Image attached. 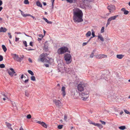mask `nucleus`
<instances>
[{
	"mask_svg": "<svg viewBox=\"0 0 130 130\" xmlns=\"http://www.w3.org/2000/svg\"><path fill=\"white\" fill-rule=\"evenodd\" d=\"M95 57L98 59L102 58L101 54L95 56Z\"/></svg>",
	"mask_w": 130,
	"mask_h": 130,
	"instance_id": "nucleus-30",
	"label": "nucleus"
},
{
	"mask_svg": "<svg viewBox=\"0 0 130 130\" xmlns=\"http://www.w3.org/2000/svg\"><path fill=\"white\" fill-rule=\"evenodd\" d=\"M87 85L83 83H80V84H79L78 85V89H86L85 87Z\"/></svg>",
	"mask_w": 130,
	"mask_h": 130,
	"instance_id": "nucleus-8",
	"label": "nucleus"
},
{
	"mask_svg": "<svg viewBox=\"0 0 130 130\" xmlns=\"http://www.w3.org/2000/svg\"><path fill=\"white\" fill-rule=\"evenodd\" d=\"M119 128V129L122 130L125 129L126 128L125 126H120Z\"/></svg>",
	"mask_w": 130,
	"mask_h": 130,
	"instance_id": "nucleus-28",
	"label": "nucleus"
},
{
	"mask_svg": "<svg viewBox=\"0 0 130 130\" xmlns=\"http://www.w3.org/2000/svg\"><path fill=\"white\" fill-rule=\"evenodd\" d=\"M33 42H30L29 43V45L30 46H33Z\"/></svg>",
	"mask_w": 130,
	"mask_h": 130,
	"instance_id": "nucleus-52",
	"label": "nucleus"
},
{
	"mask_svg": "<svg viewBox=\"0 0 130 130\" xmlns=\"http://www.w3.org/2000/svg\"><path fill=\"white\" fill-rule=\"evenodd\" d=\"M71 90V95L73 98H76L79 96L82 100L86 101L89 97V91L88 90Z\"/></svg>",
	"mask_w": 130,
	"mask_h": 130,
	"instance_id": "nucleus-1",
	"label": "nucleus"
},
{
	"mask_svg": "<svg viewBox=\"0 0 130 130\" xmlns=\"http://www.w3.org/2000/svg\"><path fill=\"white\" fill-rule=\"evenodd\" d=\"M2 46L4 52H6V51L7 50V49L5 46L4 45H2Z\"/></svg>",
	"mask_w": 130,
	"mask_h": 130,
	"instance_id": "nucleus-29",
	"label": "nucleus"
},
{
	"mask_svg": "<svg viewBox=\"0 0 130 130\" xmlns=\"http://www.w3.org/2000/svg\"><path fill=\"white\" fill-rule=\"evenodd\" d=\"M66 1L70 3H72L73 2V0H66Z\"/></svg>",
	"mask_w": 130,
	"mask_h": 130,
	"instance_id": "nucleus-50",
	"label": "nucleus"
},
{
	"mask_svg": "<svg viewBox=\"0 0 130 130\" xmlns=\"http://www.w3.org/2000/svg\"><path fill=\"white\" fill-rule=\"evenodd\" d=\"M23 42L24 45L25 47H27V45L26 42V41H23Z\"/></svg>",
	"mask_w": 130,
	"mask_h": 130,
	"instance_id": "nucleus-42",
	"label": "nucleus"
},
{
	"mask_svg": "<svg viewBox=\"0 0 130 130\" xmlns=\"http://www.w3.org/2000/svg\"><path fill=\"white\" fill-rule=\"evenodd\" d=\"M57 66L58 72H61L62 71V69H63V68H64V65L61 64V63L59 64Z\"/></svg>",
	"mask_w": 130,
	"mask_h": 130,
	"instance_id": "nucleus-12",
	"label": "nucleus"
},
{
	"mask_svg": "<svg viewBox=\"0 0 130 130\" xmlns=\"http://www.w3.org/2000/svg\"><path fill=\"white\" fill-rule=\"evenodd\" d=\"M12 104L13 106H16V104L15 102H13L12 103Z\"/></svg>",
	"mask_w": 130,
	"mask_h": 130,
	"instance_id": "nucleus-51",
	"label": "nucleus"
},
{
	"mask_svg": "<svg viewBox=\"0 0 130 130\" xmlns=\"http://www.w3.org/2000/svg\"><path fill=\"white\" fill-rule=\"evenodd\" d=\"M6 124L7 126L11 130L12 129V128L11 127V124H10L7 122H6Z\"/></svg>",
	"mask_w": 130,
	"mask_h": 130,
	"instance_id": "nucleus-20",
	"label": "nucleus"
},
{
	"mask_svg": "<svg viewBox=\"0 0 130 130\" xmlns=\"http://www.w3.org/2000/svg\"><path fill=\"white\" fill-rule=\"evenodd\" d=\"M47 23L51 24L52 23V22L51 21H48Z\"/></svg>",
	"mask_w": 130,
	"mask_h": 130,
	"instance_id": "nucleus-63",
	"label": "nucleus"
},
{
	"mask_svg": "<svg viewBox=\"0 0 130 130\" xmlns=\"http://www.w3.org/2000/svg\"><path fill=\"white\" fill-rule=\"evenodd\" d=\"M67 116L66 115H65L64 116V120L65 121H67Z\"/></svg>",
	"mask_w": 130,
	"mask_h": 130,
	"instance_id": "nucleus-46",
	"label": "nucleus"
},
{
	"mask_svg": "<svg viewBox=\"0 0 130 130\" xmlns=\"http://www.w3.org/2000/svg\"><path fill=\"white\" fill-rule=\"evenodd\" d=\"M43 19L47 23L48 20L46 18H43Z\"/></svg>",
	"mask_w": 130,
	"mask_h": 130,
	"instance_id": "nucleus-53",
	"label": "nucleus"
},
{
	"mask_svg": "<svg viewBox=\"0 0 130 130\" xmlns=\"http://www.w3.org/2000/svg\"><path fill=\"white\" fill-rule=\"evenodd\" d=\"M111 101L113 102H118L119 101V98L118 96H116L115 94L111 96Z\"/></svg>",
	"mask_w": 130,
	"mask_h": 130,
	"instance_id": "nucleus-9",
	"label": "nucleus"
},
{
	"mask_svg": "<svg viewBox=\"0 0 130 130\" xmlns=\"http://www.w3.org/2000/svg\"><path fill=\"white\" fill-rule=\"evenodd\" d=\"M3 59V56L1 55H0V61H2Z\"/></svg>",
	"mask_w": 130,
	"mask_h": 130,
	"instance_id": "nucleus-49",
	"label": "nucleus"
},
{
	"mask_svg": "<svg viewBox=\"0 0 130 130\" xmlns=\"http://www.w3.org/2000/svg\"><path fill=\"white\" fill-rule=\"evenodd\" d=\"M94 126H97L100 129H101L103 127L101 124L98 123H95Z\"/></svg>",
	"mask_w": 130,
	"mask_h": 130,
	"instance_id": "nucleus-16",
	"label": "nucleus"
},
{
	"mask_svg": "<svg viewBox=\"0 0 130 130\" xmlns=\"http://www.w3.org/2000/svg\"><path fill=\"white\" fill-rule=\"evenodd\" d=\"M73 20L75 22L78 23L82 21L83 13L82 11L77 8H75L73 10Z\"/></svg>",
	"mask_w": 130,
	"mask_h": 130,
	"instance_id": "nucleus-2",
	"label": "nucleus"
},
{
	"mask_svg": "<svg viewBox=\"0 0 130 130\" xmlns=\"http://www.w3.org/2000/svg\"><path fill=\"white\" fill-rule=\"evenodd\" d=\"M11 55L14 59L15 60L20 62H21V58H20L19 56L16 54L11 53Z\"/></svg>",
	"mask_w": 130,
	"mask_h": 130,
	"instance_id": "nucleus-6",
	"label": "nucleus"
},
{
	"mask_svg": "<svg viewBox=\"0 0 130 130\" xmlns=\"http://www.w3.org/2000/svg\"><path fill=\"white\" fill-rule=\"evenodd\" d=\"M87 5H85L86 6V8L89 9L90 8H91V6L90 5L88 4H87Z\"/></svg>",
	"mask_w": 130,
	"mask_h": 130,
	"instance_id": "nucleus-36",
	"label": "nucleus"
},
{
	"mask_svg": "<svg viewBox=\"0 0 130 130\" xmlns=\"http://www.w3.org/2000/svg\"><path fill=\"white\" fill-rule=\"evenodd\" d=\"M68 52V48L66 46H63L59 48L57 50V53L60 54H62Z\"/></svg>",
	"mask_w": 130,
	"mask_h": 130,
	"instance_id": "nucleus-4",
	"label": "nucleus"
},
{
	"mask_svg": "<svg viewBox=\"0 0 130 130\" xmlns=\"http://www.w3.org/2000/svg\"><path fill=\"white\" fill-rule=\"evenodd\" d=\"M100 122L103 125H105L106 124V123L105 122L103 121L102 120H100Z\"/></svg>",
	"mask_w": 130,
	"mask_h": 130,
	"instance_id": "nucleus-39",
	"label": "nucleus"
},
{
	"mask_svg": "<svg viewBox=\"0 0 130 130\" xmlns=\"http://www.w3.org/2000/svg\"><path fill=\"white\" fill-rule=\"evenodd\" d=\"M64 58L67 64H70L72 61V57L70 54L66 53L64 55Z\"/></svg>",
	"mask_w": 130,
	"mask_h": 130,
	"instance_id": "nucleus-3",
	"label": "nucleus"
},
{
	"mask_svg": "<svg viewBox=\"0 0 130 130\" xmlns=\"http://www.w3.org/2000/svg\"><path fill=\"white\" fill-rule=\"evenodd\" d=\"M107 8L110 12H113L115 9V6L113 5H110L108 6Z\"/></svg>",
	"mask_w": 130,
	"mask_h": 130,
	"instance_id": "nucleus-11",
	"label": "nucleus"
},
{
	"mask_svg": "<svg viewBox=\"0 0 130 130\" xmlns=\"http://www.w3.org/2000/svg\"><path fill=\"white\" fill-rule=\"evenodd\" d=\"M36 4L37 6L39 7H42V4L40 3V2L39 1H38L36 2Z\"/></svg>",
	"mask_w": 130,
	"mask_h": 130,
	"instance_id": "nucleus-24",
	"label": "nucleus"
},
{
	"mask_svg": "<svg viewBox=\"0 0 130 130\" xmlns=\"http://www.w3.org/2000/svg\"><path fill=\"white\" fill-rule=\"evenodd\" d=\"M7 30V29L5 28L1 27L0 28V32H5Z\"/></svg>",
	"mask_w": 130,
	"mask_h": 130,
	"instance_id": "nucleus-17",
	"label": "nucleus"
},
{
	"mask_svg": "<svg viewBox=\"0 0 130 130\" xmlns=\"http://www.w3.org/2000/svg\"><path fill=\"white\" fill-rule=\"evenodd\" d=\"M19 38H17L16 37H15V41H19Z\"/></svg>",
	"mask_w": 130,
	"mask_h": 130,
	"instance_id": "nucleus-57",
	"label": "nucleus"
},
{
	"mask_svg": "<svg viewBox=\"0 0 130 130\" xmlns=\"http://www.w3.org/2000/svg\"><path fill=\"white\" fill-rule=\"evenodd\" d=\"M91 32L90 31H88L86 35V37H88L90 36L91 35Z\"/></svg>",
	"mask_w": 130,
	"mask_h": 130,
	"instance_id": "nucleus-27",
	"label": "nucleus"
},
{
	"mask_svg": "<svg viewBox=\"0 0 130 130\" xmlns=\"http://www.w3.org/2000/svg\"><path fill=\"white\" fill-rule=\"evenodd\" d=\"M45 54H41L40 56V58L38 59V61H41L42 62L49 63L50 60L49 58H45Z\"/></svg>",
	"mask_w": 130,
	"mask_h": 130,
	"instance_id": "nucleus-5",
	"label": "nucleus"
},
{
	"mask_svg": "<svg viewBox=\"0 0 130 130\" xmlns=\"http://www.w3.org/2000/svg\"><path fill=\"white\" fill-rule=\"evenodd\" d=\"M93 0H82L83 4L87 3L89 2H92Z\"/></svg>",
	"mask_w": 130,
	"mask_h": 130,
	"instance_id": "nucleus-18",
	"label": "nucleus"
},
{
	"mask_svg": "<svg viewBox=\"0 0 130 130\" xmlns=\"http://www.w3.org/2000/svg\"><path fill=\"white\" fill-rule=\"evenodd\" d=\"M31 80L33 81H35L36 80L34 76H32L31 77Z\"/></svg>",
	"mask_w": 130,
	"mask_h": 130,
	"instance_id": "nucleus-35",
	"label": "nucleus"
},
{
	"mask_svg": "<svg viewBox=\"0 0 130 130\" xmlns=\"http://www.w3.org/2000/svg\"><path fill=\"white\" fill-rule=\"evenodd\" d=\"M26 117L28 119H30L31 118V116L29 114L27 115Z\"/></svg>",
	"mask_w": 130,
	"mask_h": 130,
	"instance_id": "nucleus-44",
	"label": "nucleus"
},
{
	"mask_svg": "<svg viewBox=\"0 0 130 130\" xmlns=\"http://www.w3.org/2000/svg\"><path fill=\"white\" fill-rule=\"evenodd\" d=\"M10 95V94L8 93H3V96H5V98H3V96H1V99H3L4 101H5L6 100L8 99V97Z\"/></svg>",
	"mask_w": 130,
	"mask_h": 130,
	"instance_id": "nucleus-14",
	"label": "nucleus"
},
{
	"mask_svg": "<svg viewBox=\"0 0 130 130\" xmlns=\"http://www.w3.org/2000/svg\"><path fill=\"white\" fill-rule=\"evenodd\" d=\"M94 53L93 52L90 55V57L91 58H93L94 56Z\"/></svg>",
	"mask_w": 130,
	"mask_h": 130,
	"instance_id": "nucleus-47",
	"label": "nucleus"
},
{
	"mask_svg": "<svg viewBox=\"0 0 130 130\" xmlns=\"http://www.w3.org/2000/svg\"><path fill=\"white\" fill-rule=\"evenodd\" d=\"M53 101L57 107L59 108H60L61 107L62 104L59 101L55 100H54Z\"/></svg>",
	"mask_w": 130,
	"mask_h": 130,
	"instance_id": "nucleus-10",
	"label": "nucleus"
},
{
	"mask_svg": "<svg viewBox=\"0 0 130 130\" xmlns=\"http://www.w3.org/2000/svg\"><path fill=\"white\" fill-rule=\"evenodd\" d=\"M5 65L4 64H0V68H4L5 67Z\"/></svg>",
	"mask_w": 130,
	"mask_h": 130,
	"instance_id": "nucleus-40",
	"label": "nucleus"
},
{
	"mask_svg": "<svg viewBox=\"0 0 130 130\" xmlns=\"http://www.w3.org/2000/svg\"><path fill=\"white\" fill-rule=\"evenodd\" d=\"M45 66H46V67H49V64H45Z\"/></svg>",
	"mask_w": 130,
	"mask_h": 130,
	"instance_id": "nucleus-64",
	"label": "nucleus"
},
{
	"mask_svg": "<svg viewBox=\"0 0 130 130\" xmlns=\"http://www.w3.org/2000/svg\"><path fill=\"white\" fill-rule=\"evenodd\" d=\"M24 3L26 4H29V2L28 0H25L24 1Z\"/></svg>",
	"mask_w": 130,
	"mask_h": 130,
	"instance_id": "nucleus-37",
	"label": "nucleus"
},
{
	"mask_svg": "<svg viewBox=\"0 0 130 130\" xmlns=\"http://www.w3.org/2000/svg\"><path fill=\"white\" fill-rule=\"evenodd\" d=\"M63 126V125H59L58 126V128L59 129H61L62 128Z\"/></svg>",
	"mask_w": 130,
	"mask_h": 130,
	"instance_id": "nucleus-33",
	"label": "nucleus"
},
{
	"mask_svg": "<svg viewBox=\"0 0 130 130\" xmlns=\"http://www.w3.org/2000/svg\"><path fill=\"white\" fill-rule=\"evenodd\" d=\"M51 0L52 3V9H53V7H54L53 4L54 3L55 0Z\"/></svg>",
	"mask_w": 130,
	"mask_h": 130,
	"instance_id": "nucleus-45",
	"label": "nucleus"
},
{
	"mask_svg": "<svg viewBox=\"0 0 130 130\" xmlns=\"http://www.w3.org/2000/svg\"><path fill=\"white\" fill-rule=\"evenodd\" d=\"M92 37H93H93H95V32L93 31V30H92Z\"/></svg>",
	"mask_w": 130,
	"mask_h": 130,
	"instance_id": "nucleus-41",
	"label": "nucleus"
},
{
	"mask_svg": "<svg viewBox=\"0 0 130 130\" xmlns=\"http://www.w3.org/2000/svg\"><path fill=\"white\" fill-rule=\"evenodd\" d=\"M61 94L63 97L66 94V92L65 90H61Z\"/></svg>",
	"mask_w": 130,
	"mask_h": 130,
	"instance_id": "nucleus-26",
	"label": "nucleus"
},
{
	"mask_svg": "<svg viewBox=\"0 0 130 130\" xmlns=\"http://www.w3.org/2000/svg\"><path fill=\"white\" fill-rule=\"evenodd\" d=\"M8 35H9V37L10 39H11L12 38V36L11 35V34L10 33H8Z\"/></svg>",
	"mask_w": 130,
	"mask_h": 130,
	"instance_id": "nucleus-54",
	"label": "nucleus"
},
{
	"mask_svg": "<svg viewBox=\"0 0 130 130\" xmlns=\"http://www.w3.org/2000/svg\"><path fill=\"white\" fill-rule=\"evenodd\" d=\"M29 92L28 91V90H26L25 91V95L27 96H28L29 95Z\"/></svg>",
	"mask_w": 130,
	"mask_h": 130,
	"instance_id": "nucleus-25",
	"label": "nucleus"
},
{
	"mask_svg": "<svg viewBox=\"0 0 130 130\" xmlns=\"http://www.w3.org/2000/svg\"><path fill=\"white\" fill-rule=\"evenodd\" d=\"M65 70L66 72L68 73L69 74H71L72 72H71V71H72V69H71L68 68V70H67V68H66V69L65 68Z\"/></svg>",
	"mask_w": 130,
	"mask_h": 130,
	"instance_id": "nucleus-19",
	"label": "nucleus"
},
{
	"mask_svg": "<svg viewBox=\"0 0 130 130\" xmlns=\"http://www.w3.org/2000/svg\"><path fill=\"white\" fill-rule=\"evenodd\" d=\"M28 73L32 75H34V73L30 70H28Z\"/></svg>",
	"mask_w": 130,
	"mask_h": 130,
	"instance_id": "nucleus-32",
	"label": "nucleus"
},
{
	"mask_svg": "<svg viewBox=\"0 0 130 130\" xmlns=\"http://www.w3.org/2000/svg\"><path fill=\"white\" fill-rule=\"evenodd\" d=\"M21 15L24 17H26L29 15H30V14H25L22 11H21Z\"/></svg>",
	"mask_w": 130,
	"mask_h": 130,
	"instance_id": "nucleus-21",
	"label": "nucleus"
},
{
	"mask_svg": "<svg viewBox=\"0 0 130 130\" xmlns=\"http://www.w3.org/2000/svg\"><path fill=\"white\" fill-rule=\"evenodd\" d=\"M88 121L90 124H92L94 125V126L95 125V122H92V121L90 120H88Z\"/></svg>",
	"mask_w": 130,
	"mask_h": 130,
	"instance_id": "nucleus-31",
	"label": "nucleus"
},
{
	"mask_svg": "<svg viewBox=\"0 0 130 130\" xmlns=\"http://www.w3.org/2000/svg\"><path fill=\"white\" fill-rule=\"evenodd\" d=\"M37 122L41 124L43 127L46 128H47V125L46 123L43 122H41L40 121H38Z\"/></svg>",
	"mask_w": 130,
	"mask_h": 130,
	"instance_id": "nucleus-15",
	"label": "nucleus"
},
{
	"mask_svg": "<svg viewBox=\"0 0 130 130\" xmlns=\"http://www.w3.org/2000/svg\"><path fill=\"white\" fill-rule=\"evenodd\" d=\"M129 12L128 11L125 10V11L124 12V14L125 15H126Z\"/></svg>",
	"mask_w": 130,
	"mask_h": 130,
	"instance_id": "nucleus-48",
	"label": "nucleus"
},
{
	"mask_svg": "<svg viewBox=\"0 0 130 130\" xmlns=\"http://www.w3.org/2000/svg\"><path fill=\"white\" fill-rule=\"evenodd\" d=\"M28 60L30 62L32 63V61L31 59L30 58H29L28 59Z\"/></svg>",
	"mask_w": 130,
	"mask_h": 130,
	"instance_id": "nucleus-56",
	"label": "nucleus"
},
{
	"mask_svg": "<svg viewBox=\"0 0 130 130\" xmlns=\"http://www.w3.org/2000/svg\"><path fill=\"white\" fill-rule=\"evenodd\" d=\"M118 16V15H116L111 17L109 18L107 20V23L106 25V27H107L108 26L109 24L110 21L112 20H115L116 19Z\"/></svg>",
	"mask_w": 130,
	"mask_h": 130,
	"instance_id": "nucleus-7",
	"label": "nucleus"
},
{
	"mask_svg": "<svg viewBox=\"0 0 130 130\" xmlns=\"http://www.w3.org/2000/svg\"><path fill=\"white\" fill-rule=\"evenodd\" d=\"M88 43L87 42H84L83 43L82 45L83 46L86 45Z\"/></svg>",
	"mask_w": 130,
	"mask_h": 130,
	"instance_id": "nucleus-55",
	"label": "nucleus"
},
{
	"mask_svg": "<svg viewBox=\"0 0 130 130\" xmlns=\"http://www.w3.org/2000/svg\"><path fill=\"white\" fill-rule=\"evenodd\" d=\"M39 37H42V38L43 37V36L42 35L40 34L39 35Z\"/></svg>",
	"mask_w": 130,
	"mask_h": 130,
	"instance_id": "nucleus-59",
	"label": "nucleus"
},
{
	"mask_svg": "<svg viewBox=\"0 0 130 130\" xmlns=\"http://www.w3.org/2000/svg\"><path fill=\"white\" fill-rule=\"evenodd\" d=\"M124 111L126 113L130 115V112H129L127 110L125 109L124 110Z\"/></svg>",
	"mask_w": 130,
	"mask_h": 130,
	"instance_id": "nucleus-38",
	"label": "nucleus"
},
{
	"mask_svg": "<svg viewBox=\"0 0 130 130\" xmlns=\"http://www.w3.org/2000/svg\"><path fill=\"white\" fill-rule=\"evenodd\" d=\"M102 58H106L107 56L106 55L104 54H101Z\"/></svg>",
	"mask_w": 130,
	"mask_h": 130,
	"instance_id": "nucleus-34",
	"label": "nucleus"
},
{
	"mask_svg": "<svg viewBox=\"0 0 130 130\" xmlns=\"http://www.w3.org/2000/svg\"><path fill=\"white\" fill-rule=\"evenodd\" d=\"M123 57V56L122 55H117V57L119 59H121Z\"/></svg>",
	"mask_w": 130,
	"mask_h": 130,
	"instance_id": "nucleus-23",
	"label": "nucleus"
},
{
	"mask_svg": "<svg viewBox=\"0 0 130 130\" xmlns=\"http://www.w3.org/2000/svg\"><path fill=\"white\" fill-rule=\"evenodd\" d=\"M3 4L2 1L1 0H0V6H1Z\"/></svg>",
	"mask_w": 130,
	"mask_h": 130,
	"instance_id": "nucleus-61",
	"label": "nucleus"
},
{
	"mask_svg": "<svg viewBox=\"0 0 130 130\" xmlns=\"http://www.w3.org/2000/svg\"><path fill=\"white\" fill-rule=\"evenodd\" d=\"M104 27H102V28H101V33H103L104 32Z\"/></svg>",
	"mask_w": 130,
	"mask_h": 130,
	"instance_id": "nucleus-43",
	"label": "nucleus"
},
{
	"mask_svg": "<svg viewBox=\"0 0 130 130\" xmlns=\"http://www.w3.org/2000/svg\"><path fill=\"white\" fill-rule=\"evenodd\" d=\"M10 70L8 71V73L10 76H12L15 72L12 68H10Z\"/></svg>",
	"mask_w": 130,
	"mask_h": 130,
	"instance_id": "nucleus-13",
	"label": "nucleus"
},
{
	"mask_svg": "<svg viewBox=\"0 0 130 130\" xmlns=\"http://www.w3.org/2000/svg\"><path fill=\"white\" fill-rule=\"evenodd\" d=\"M98 38L102 41H104V38L101 35H99L98 36Z\"/></svg>",
	"mask_w": 130,
	"mask_h": 130,
	"instance_id": "nucleus-22",
	"label": "nucleus"
},
{
	"mask_svg": "<svg viewBox=\"0 0 130 130\" xmlns=\"http://www.w3.org/2000/svg\"><path fill=\"white\" fill-rule=\"evenodd\" d=\"M47 23L51 24L52 23V22L51 21H48Z\"/></svg>",
	"mask_w": 130,
	"mask_h": 130,
	"instance_id": "nucleus-62",
	"label": "nucleus"
},
{
	"mask_svg": "<svg viewBox=\"0 0 130 130\" xmlns=\"http://www.w3.org/2000/svg\"><path fill=\"white\" fill-rule=\"evenodd\" d=\"M24 57V56L22 55L20 57V58L21 59V61H22V59Z\"/></svg>",
	"mask_w": 130,
	"mask_h": 130,
	"instance_id": "nucleus-58",
	"label": "nucleus"
},
{
	"mask_svg": "<svg viewBox=\"0 0 130 130\" xmlns=\"http://www.w3.org/2000/svg\"><path fill=\"white\" fill-rule=\"evenodd\" d=\"M121 11H124V12L125 11V8H122L121 9Z\"/></svg>",
	"mask_w": 130,
	"mask_h": 130,
	"instance_id": "nucleus-60",
	"label": "nucleus"
}]
</instances>
